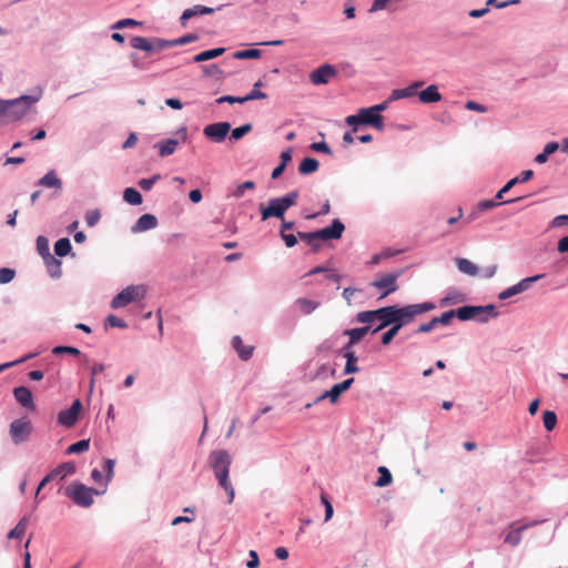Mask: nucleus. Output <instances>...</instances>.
<instances>
[{
    "label": "nucleus",
    "mask_w": 568,
    "mask_h": 568,
    "mask_svg": "<svg viewBox=\"0 0 568 568\" xmlns=\"http://www.w3.org/2000/svg\"><path fill=\"white\" fill-rule=\"evenodd\" d=\"M28 527V518L23 517L20 519V521L17 524V526L8 534L9 539H18L21 538Z\"/></svg>",
    "instance_id": "nucleus-39"
},
{
    "label": "nucleus",
    "mask_w": 568,
    "mask_h": 568,
    "mask_svg": "<svg viewBox=\"0 0 568 568\" xmlns=\"http://www.w3.org/2000/svg\"><path fill=\"white\" fill-rule=\"evenodd\" d=\"M414 95H415V91H413V88H410V85H408L404 89L393 90L389 95V101H396L399 99L412 98Z\"/></svg>",
    "instance_id": "nucleus-42"
},
{
    "label": "nucleus",
    "mask_w": 568,
    "mask_h": 568,
    "mask_svg": "<svg viewBox=\"0 0 568 568\" xmlns=\"http://www.w3.org/2000/svg\"><path fill=\"white\" fill-rule=\"evenodd\" d=\"M141 22L134 20V19H122V20H119L118 22H115L113 26H112V29H123V28H129V27H135V26H140Z\"/></svg>",
    "instance_id": "nucleus-59"
},
{
    "label": "nucleus",
    "mask_w": 568,
    "mask_h": 568,
    "mask_svg": "<svg viewBox=\"0 0 568 568\" xmlns=\"http://www.w3.org/2000/svg\"><path fill=\"white\" fill-rule=\"evenodd\" d=\"M323 272L327 273V277H328V278H333V280H335V281H337V280H338V275H336V274L332 273V271H331V270H328V268H326V267H323V266H316V267L312 268V270L307 273V275H314V274L323 273Z\"/></svg>",
    "instance_id": "nucleus-61"
},
{
    "label": "nucleus",
    "mask_w": 568,
    "mask_h": 568,
    "mask_svg": "<svg viewBox=\"0 0 568 568\" xmlns=\"http://www.w3.org/2000/svg\"><path fill=\"white\" fill-rule=\"evenodd\" d=\"M318 161L314 158H305L298 166V172L303 175L314 173L318 170Z\"/></svg>",
    "instance_id": "nucleus-33"
},
{
    "label": "nucleus",
    "mask_w": 568,
    "mask_h": 568,
    "mask_svg": "<svg viewBox=\"0 0 568 568\" xmlns=\"http://www.w3.org/2000/svg\"><path fill=\"white\" fill-rule=\"evenodd\" d=\"M132 48L136 50L145 51L146 53L161 52L169 49L168 40L161 38H145V37H133L130 41Z\"/></svg>",
    "instance_id": "nucleus-8"
},
{
    "label": "nucleus",
    "mask_w": 568,
    "mask_h": 568,
    "mask_svg": "<svg viewBox=\"0 0 568 568\" xmlns=\"http://www.w3.org/2000/svg\"><path fill=\"white\" fill-rule=\"evenodd\" d=\"M321 499L325 506V521H328L333 516V506L325 495H322Z\"/></svg>",
    "instance_id": "nucleus-62"
},
{
    "label": "nucleus",
    "mask_w": 568,
    "mask_h": 568,
    "mask_svg": "<svg viewBox=\"0 0 568 568\" xmlns=\"http://www.w3.org/2000/svg\"><path fill=\"white\" fill-rule=\"evenodd\" d=\"M65 494L78 506L90 507L93 504V495H98L100 493L83 484L74 483L67 488Z\"/></svg>",
    "instance_id": "nucleus-7"
},
{
    "label": "nucleus",
    "mask_w": 568,
    "mask_h": 568,
    "mask_svg": "<svg viewBox=\"0 0 568 568\" xmlns=\"http://www.w3.org/2000/svg\"><path fill=\"white\" fill-rule=\"evenodd\" d=\"M261 57V51L257 49H247L242 51H236L233 53L234 59L244 60V59H258Z\"/></svg>",
    "instance_id": "nucleus-44"
},
{
    "label": "nucleus",
    "mask_w": 568,
    "mask_h": 568,
    "mask_svg": "<svg viewBox=\"0 0 568 568\" xmlns=\"http://www.w3.org/2000/svg\"><path fill=\"white\" fill-rule=\"evenodd\" d=\"M434 308L435 304L430 302L412 304L404 307L390 306V325L398 326L400 329L404 325L413 322L415 316L429 312Z\"/></svg>",
    "instance_id": "nucleus-4"
},
{
    "label": "nucleus",
    "mask_w": 568,
    "mask_h": 568,
    "mask_svg": "<svg viewBox=\"0 0 568 568\" xmlns=\"http://www.w3.org/2000/svg\"><path fill=\"white\" fill-rule=\"evenodd\" d=\"M81 407L80 399H75L69 409L61 410L58 414V423L64 427H72L79 418Z\"/></svg>",
    "instance_id": "nucleus-16"
},
{
    "label": "nucleus",
    "mask_w": 568,
    "mask_h": 568,
    "mask_svg": "<svg viewBox=\"0 0 568 568\" xmlns=\"http://www.w3.org/2000/svg\"><path fill=\"white\" fill-rule=\"evenodd\" d=\"M345 230L344 224L339 220H334L332 225L315 232H298V237L312 246L314 252L321 248V241L337 240Z\"/></svg>",
    "instance_id": "nucleus-3"
},
{
    "label": "nucleus",
    "mask_w": 568,
    "mask_h": 568,
    "mask_svg": "<svg viewBox=\"0 0 568 568\" xmlns=\"http://www.w3.org/2000/svg\"><path fill=\"white\" fill-rule=\"evenodd\" d=\"M215 11V9L211 8V7H205V6H194L192 8H189V9H185L182 13V16L180 17V22L183 27L186 26V21L195 16H199V14H211Z\"/></svg>",
    "instance_id": "nucleus-24"
},
{
    "label": "nucleus",
    "mask_w": 568,
    "mask_h": 568,
    "mask_svg": "<svg viewBox=\"0 0 568 568\" xmlns=\"http://www.w3.org/2000/svg\"><path fill=\"white\" fill-rule=\"evenodd\" d=\"M197 39H199L197 34L189 33V34H185V36H183L181 38L174 39V40H168V42H169L168 47L169 48H173V47H176V45L187 44V43L196 41Z\"/></svg>",
    "instance_id": "nucleus-43"
},
{
    "label": "nucleus",
    "mask_w": 568,
    "mask_h": 568,
    "mask_svg": "<svg viewBox=\"0 0 568 568\" xmlns=\"http://www.w3.org/2000/svg\"><path fill=\"white\" fill-rule=\"evenodd\" d=\"M156 225H158L156 217L152 214L146 213V214L141 215L138 219L134 226L132 227V231L134 233L144 232V231L152 230V229L156 227Z\"/></svg>",
    "instance_id": "nucleus-23"
},
{
    "label": "nucleus",
    "mask_w": 568,
    "mask_h": 568,
    "mask_svg": "<svg viewBox=\"0 0 568 568\" xmlns=\"http://www.w3.org/2000/svg\"><path fill=\"white\" fill-rule=\"evenodd\" d=\"M44 265L49 275L53 278H59L62 275V263L52 254L43 257Z\"/></svg>",
    "instance_id": "nucleus-26"
},
{
    "label": "nucleus",
    "mask_w": 568,
    "mask_h": 568,
    "mask_svg": "<svg viewBox=\"0 0 568 568\" xmlns=\"http://www.w3.org/2000/svg\"><path fill=\"white\" fill-rule=\"evenodd\" d=\"M523 197H516V199H511V200H507L503 203H498L494 200H484V201H480L478 204H477V209L479 211H487V210H490V209H494L500 204H507V203H514V202H518L520 201Z\"/></svg>",
    "instance_id": "nucleus-40"
},
{
    "label": "nucleus",
    "mask_w": 568,
    "mask_h": 568,
    "mask_svg": "<svg viewBox=\"0 0 568 568\" xmlns=\"http://www.w3.org/2000/svg\"><path fill=\"white\" fill-rule=\"evenodd\" d=\"M311 149L316 152H323L326 154H332L329 146L325 142H315L312 143Z\"/></svg>",
    "instance_id": "nucleus-63"
},
{
    "label": "nucleus",
    "mask_w": 568,
    "mask_h": 568,
    "mask_svg": "<svg viewBox=\"0 0 568 568\" xmlns=\"http://www.w3.org/2000/svg\"><path fill=\"white\" fill-rule=\"evenodd\" d=\"M454 317H456V310H450V311L443 313L438 317H434V320L436 322V325H438V324L448 325V324H450V322Z\"/></svg>",
    "instance_id": "nucleus-52"
},
{
    "label": "nucleus",
    "mask_w": 568,
    "mask_h": 568,
    "mask_svg": "<svg viewBox=\"0 0 568 568\" xmlns=\"http://www.w3.org/2000/svg\"><path fill=\"white\" fill-rule=\"evenodd\" d=\"M71 243L67 237L60 239L54 244V253L55 255L63 257L71 252Z\"/></svg>",
    "instance_id": "nucleus-38"
},
{
    "label": "nucleus",
    "mask_w": 568,
    "mask_h": 568,
    "mask_svg": "<svg viewBox=\"0 0 568 568\" xmlns=\"http://www.w3.org/2000/svg\"><path fill=\"white\" fill-rule=\"evenodd\" d=\"M254 187L255 183L253 181H245L235 187V190L232 192V196L240 199L244 195L246 190H253Z\"/></svg>",
    "instance_id": "nucleus-49"
},
{
    "label": "nucleus",
    "mask_w": 568,
    "mask_h": 568,
    "mask_svg": "<svg viewBox=\"0 0 568 568\" xmlns=\"http://www.w3.org/2000/svg\"><path fill=\"white\" fill-rule=\"evenodd\" d=\"M371 331V327L363 326L357 328H351L344 331V335H347L349 337V344H356L358 343L368 332Z\"/></svg>",
    "instance_id": "nucleus-31"
},
{
    "label": "nucleus",
    "mask_w": 568,
    "mask_h": 568,
    "mask_svg": "<svg viewBox=\"0 0 568 568\" xmlns=\"http://www.w3.org/2000/svg\"><path fill=\"white\" fill-rule=\"evenodd\" d=\"M285 206V209H290L291 206L295 205L298 199V192L292 191L284 196L280 197Z\"/></svg>",
    "instance_id": "nucleus-53"
},
{
    "label": "nucleus",
    "mask_w": 568,
    "mask_h": 568,
    "mask_svg": "<svg viewBox=\"0 0 568 568\" xmlns=\"http://www.w3.org/2000/svg\"><path fill=\"white\" fill-rule=\"evenodd\" d=\"M399 328L398 326L393 325L386 333L382 336V344L388 345L393 338L397 335Z\"/></svg>",
    "instance_id": "nucleus-58"
},
{
    "label": "nucleus",
    "mask_w": 568,
    "mask_h": 568,
    "mask_svg": "<svg viewBox=\"0 0 568 568\" xmlns=\"http://www.w3.org/2000/svg\"><path fill=\"white\" fill-rule=\"evenodd\" d=\"M544 276H545L544 274H538L535 276L526 277V278L521 280L520 282H518L517 284L500 292L498 297H499V300L504 301L514 295L523 293V292L527 291L531 286L532 283L539 281Z\"/></svg>",
    "instance_id": "nucleus-14"
},
{
    "label": "nucleus",
    "mask_w": 568,
    "mask_h": 568,
    "mask_svg": "<svg viewBox=\"0 0 568 568\" xmlns=\"http://www.w3.org/2000/svg\"><path fill=\"white\" fill-rule=\"evenodd\" d=\"M123 199L131 205H140L142 203V195L133 187H126L124 190Z\"/></svg>",
    "instance_id": "nucleus-36"
},
{
    "label": "nucleus",
    "mask_w": 568,
    "mask_h": 568,
    "mask_svg": "<svg viewBox=\"0 0 568 568\" xmlns=\"http://www.w3.org/2000/svg\"><path fill=\"white\" fill-rule=\"evenodd\" d=\"M31 423L24 419H16L10 425V436L14 444L24 442L31 433Z\"/></svg>",
    "instance_id": "nucleus-15"
},
{
    "label": "nucleus",
    "mask_w": 568,
    "mask_h": 568,
    "mask_svg": "<svg viewBox=\"0 0 568 568\" xmlns=\"http://www.w3.org/2000/svg\"><path fill=\"white\" fill-rule=\"evenodd\" d=\"M224 52H225V48H215V49L206 50V51H203V52H200L199 54H196L193 58V61L194 62L209 61V60H212V59H215V58L222 55Z\"/></svg>",
    "instance_id": "nucleus-32"
},
{
    "label": "nucleus",
    "mask_w": 568,
    "mask_h": 568,
    "mask_svg": "<svg viewBox=\"0 0 568 568\" xmlns=\"http://www.w3.org/2000/svg\"><path fill=\"white\" fill-rule=\"evenodd\" d=\"M281 237L285 242L287 247H293L297 243V239L294 234H286L281 232Z\"/></svg>",
    "instance_id": "nucleus-64"
},
{
    "label": "nucleus",
    "mask_w": 568,
    "mask_h": 568,
    "mask_svg": "<svg viewBox=\"0 0 568 568\" xmlns=\"http://www.w3.org/2000/svg\"><path fill=\"white\" fill-rule=\"evenodd\" d=\"M418 99L422 103H435L442 100V94L436 84H430L418 93Z\"/></svg>",
    "instance_id": "nucleus-25"
},
{
    "label": "nucleus",
    "mask_w": 568,
    "mask_h": 568,
    "mask_svg": "<svg viewBox=\"0 0 568 568\" xmlns=\"http://www.w3.org/2000/svg\"><path fill=\"white\" fill-rule=\"evenodd\" d=\"M230 130L231 124L229 122H216L206 125L203 130V133L206 138L211 139L212 141L222 142Z\"/></svg>",
    "instance_id": "nucleus-19"
},
{
    "label": "nucleus",
    "mask_w": 568,
    "mask_h": 568,
    "mask_svg": "<svg viewBox=\"0 0 568 568\" xmlns=\"http://www.w3.org/2000/svg\"><path fill=\"white\" fill-rule=\"evenodd\" d=\"M244 103L247 102L245 97H233V95H223L216 100V103Z\"/></svg>",
    "instance_id": "nucleus-60"
},
{
    "label": "nucleus",
    "mask_w": 568,
    "mask_h": 568,
    "mask_svg": "<svg viewBox=\"0 0 568 568\" xmlns=\"http://www.w3.org/2000/svg\"><path fill=\"white\" fill-rule=\"evenodd\" d=\"M209 462L219 486L223 488L227 495V503L232 504L235 497V490L229 477L232 464L230 454L224 449L213 450L209 456Z\"/></svg>",
    "instance_id": "nucleus-1"
},
{
    "label": "nucleus",
    "mask_w": 568,
    "mask_h": 568,
    "mask_svg": "<svg viewBox=\"0 0 568 568\" xmlns=\"http://www.w3.org/2000/svg\"><path fill=\"white\" fill-rule=\"evenodd\" d=\"M38 183L44 187H52L57 190H61L62 187V182L53 170L49 171L44 176H42Z\"/></svg>",
    "instance_id": "nucleus-28"
},
{
    "label": "nucleus",
    "mask_w": 568,
    "mask_h": 568,
    "mask_svg": "<svg viewBox=\"0 0 568 568\" xmlns=\"http://www.w3.org/2000/svg\"><path fill=\"white\" fill-rule=\"evenodd\" d=\"M345 122L347 125L354 128L357 131V125L366 124L371 125L378 131L384 130V118L381 114H375L371 108H362L356 114L346 116Z\"/></svg>",
    "instance_id": "nucleus-5"
},
{
    "label": "nucleus",
    "mask_w": 568,
    "mask_h": 568,
    "mask_svg": "<svg viewBox=\"0 0 568 568\" xmlns=\"http://www.w3.org/2000/svg\"><path fill=\"white\" fill-rule=\"evenodd\" d=\"M90 447V439H82L72 445H70L67 449L68 454H79L87 452Z\"/></svg>",
    "instance_id": "nucleus-47"
},
{
    "label": "nucleus",
    "mask_w": 568,
    "mask_h": 568,
    "mask_svg": "<svg viewBox=\"0 0 568 568\" xmlns=\"http://www.w3.org/2000/svg\"><path fill=\"white\" fill-rule=\"evenodd\" d=\"M105 326L126 328L128 324L122 318L111 314L105 318Z\"/></svg>",
    "instance_id": "nucleus-51"
},
{
    "label": "nucleus",
    "mask_w": 568,
    "mask_h": 568,
    "mask_svg": "<svg viewBox=\"0 0 568 568\" xmlns=\"http://www.w3.org/2000/svg\"><path fill=\"white\" fill-rule=\"evenodd\" d=\"M320 304H321L320 302L312 301L308 298H297L295 301L296 307L304 315H308V314L313 313L320 306Z\"/></svg>",
    "instance_id": "nucleus-29"
},
{
    "label": "nucleus",
    "mask_w": 568,
    "mask_h": 568,
    "mask_svg": "<svg viewBox=\"0 0 568 568\" xmlns=\"http://www.w3.org/2000/svg\"><path fill=\"white\" fill-rule=\"evenodd\" d=\"M344 357L346 358V364L344 368L345 374H354L359 371L357 366V357L354 352L344 353Z\"/></svg>",
    "instance_id": "nucleus-37"
},
{
    "label": "nucleus",
    "mask_w": 568,
    "mask_h": 568,
    "mask_svg": "<svg viewBox=\"0 0 568 568\" xmlns=\"http://www.w3.org/2000/svg\"><path fill=\"white\" fill-rule=\"evenodd\" d=\"M544 276H545L544 274H538L535 276L526 277V278L521 280L520 282H518L517 284L500 292L498 297H499V300L504 301L514 295L523 293V292L527 291L531 286L532 283L539 281Z\"/></svg>",
    "instance_id": "nucleus-13"
},
{
    "label": "nucleus",
    "mask_w": 568,
    "mask_h": 568,
    "mask_svg": "<svg viewBox=\"0 0 568 568\" xmlns=\"http://www.w3.org/2000/svg\"><path fill=\"white\" fill-rule=\"evenodd\" d=\"M285 206L280 197L271 199L267 206L260 205L262 220L265 221L272 216L283 219Z\"/></svg>",
    "instance_id": "nucleus-17"
},
{
    "label": "nucleus",
    "mask_w": 568,
    "mask_h": 568,
    "mask_svg": "<svg viewBox=\"0 0 568 568\" xmlns=\"http://www.w3.org/2000/svg\"><path fill=\"white\" fill-rule=\"evenodd\" d=\"M161 179L160 174H154L150 179H141L138 184L144 191H150L152 186Z\"/></svg>",
    "instance_id": "nucleus-54"
},
{
    "label": "nucleus",
    "mask_w": 568,
    "mask_h": 568,
    "mask_svg": "<svg viewBox=\"0 0 568 568\" xmlns=\"http://www.w3.org/2000/svg\"><path fill=\"white\" fill-rule=\"evenodd\" d=\"M100 217L101 214L98 210L89 211L85 214V223L88 224V226L92 227L99 222Z\"/></svg>",
    "instance_id": "nucleus-57"
},
{
    "label": "nucleus",
    "mask_w": 568,
    "mask_h": 568,
    "mask_svg": "<svg viewBox=\"0 0 568 568\" xmlns=\"http://www.w3.org/2000/svg\"><path fill=\"white\" fill-rule=\"evenodd\" d=\"M52 353L55 355L60 354H71V355H80V351L77 347L73 346H55L52 349Z\"/></svg>",
    "instance_id": "nucleus-56"
},
{
    "label": "nucleus",
    "mask_w": 568,
    "mask_h": 568,
    "mask_svg": "<svg viewBox=\"0 0 568 568\" xmlns=\"http://www.w3.org/2000/svg\"><path fill=\"white\" fill-rule=\"evenodd\" d=\"M377 471L379 473V478L377 479L375 485L377 487L388 486L393 480L390 471L385 466L378 467Z\"/></svg>",
    "instance_id": "nucleus-41"
},
{
    "label": "nucleus",
    "mask_w": 568,
    "mask_h": 568,
    "mask_svg": "<svg viewBox=\"0 0 568 568\" xmlns=\"http://www.w3.org/2000/svg\"><path fill=\"white\" fill-rule=\"evenodd\" d=\"M179 141L175 139H168L165 141L159 142L156 146L159 148L161 156H168L175 152Z\"/></svg>",
    "instance_id": "nucleus-34"
},
{
    "label": "nucleus",
    "mask_w": 568,
    "mask_h": 568,
    "mask_svg": "<svg viewBox=\"0 0 568 568\" xmlns=\"http://www.w3.org/2000/svg\"><path fill=\"white\" fill-rule=\"evenodd\" d=\"M544 276H545L544 274H538L535 276L526 277V278L521 280L520 282H518L517 284L500 292L498 297H499V300L504 301L514 295L523 293V292L527 291L531 286L532 283L539 281Z\"/></svg>",
    "instance_id": "nucleus-12"
},
{
    "label": "nucleus",
    "mask_w": 568,
    "mask_h": 568,
    "mask_svg": "<svg viewBox=\"0 0 568 568\" xmlns=\"http://www.w3.org/2000/svg\"><path fill=\"white\" fill-rule=\"evenodd\" d=\"M253 126L251 123H246V124H243L239 128H235L233 131H232V134H231V139L232 140H240L242 139L245 134L250 133L252 131Z\"/></svg>",
    "instance_id": "nucleus-50"
},
{
    "label": "nucleus",
    "mask_w": 568,
    "mask_h": 568,
    "mask_svg": "<svg viewBox=\"0 0 568 568\" xmlns=\"http://www.w3.org/2000/svg\"><path fill=\"white\" fill-rule=\"evenodd\" d=\"M476 314H488L491 317H496L498 315L494 305L463 306L456 310V317L460 321L474 320Z\"/></svg>",
    "instance_id": "nucleus-10"
},
{
    "label": "nucleus",
    "mask_w": 568,
    "mask_h": 568,
    "mask_svg": "<svg viewBox=\"0 0 568 568\" xmlns=\"http://www.w3.org/2000/svg\"><path fill=\"white\" fill-rule=\"evenodd\" d=\"M39 98V95H22L13 100H0V115H3L8 121H18L29 112L31 105Z\"/></svg>",
    "instance_id": "nucleus-2"
},
{
    "label": "nucleus",
    "mask_w": 568,
    "mask_h": 568,
    "mask_svg": "<svg viewBox=\"0 0 568 568\" xmlns=\"http://www.w3.org/2000/svg\"><path fill=\"white\" fill-rule=\"evenodd\" d=\"M263 85L262 81L258 80L254 83L253 90L245 95L247 101L266 99L267 94L262 92L260 88Z\"/></svg>",
    "instance_id": "nucleus-45"
},
{
    "label": "nucleus",
    "mask_w": 568,
    "mask_h": 568,
    "mask_svg": "<svg viewBox=\"0 0 568 568\" xmlns=\"http://www.w3.org/2000/svg\"><path fill=\"white\" fill-rule=\"evenodd\" d=\"M539 520H534L528 524H519V523H513L509 526V532L505 537V542L511 546L519 545L521 540V532L528 529L529 527L536 526L540 524Z\"/></svg>",
    "instance_id": "nucleus-20"
},
{
    "label": "nucleus",
    "mask_w": 568,
    "mask_h": 568,
    "mask_svg": "<svg viewBox=\"0 0 568 568\" xmlns=\"http://www.w3.org/2000/svg\"><path fill=\"white\" fill-rule=\"evenodd\" d=\"M14 398L19 404L28 409H34L32 393L24 386L16 387L13 389Z\"/></svg>",
    "instance_id": "nucleus-22"
},
{
    "label": "nucleus",
    "mask_w": 568,
    "mask_h": 568,
    "mask_svg": "<svg viewBox=\"0 0 568 568\" xmlns=\"http://www.w3.org/2000/svg\"><path fill=\"white\" fill-rule=\"evenodd\" d=\"M14 275H16L14 270L9 268V267H2L0 270V283L1 284L10 283L14 278Z\"/></svg>",
    "instance_id": "nucleus-55"
},
{
    "label": "nucleus",
    "mask_w": 568,
    "mask_h": 568,
    "mask_svg": "<svg viewBox=\"0 0 568 568\" xmlns=\"http://www.w3.org/2000/svg\"><path fill=\"white\" fill-rule=\"evenodd\" d=\"M375 321H378L379 324L372 331L373 334L390 325V306L381 307L374 311H363L356 315V322L362 324H369Z\"/></svg>",
    "instance_id": "nucleus-6"
},
{
    "label": "nucleus",
    "mask_w": 568,
    "mask_h": 568,
    "mask_svg": "<svg viewBox=\"0 0 568 568\" xmlns=\"http://www.w3.org/2000/svg\"><path fill=\"white\" fill-rule=\"evenodd\" d=\"M336 69L333 65L323 64L315 69L313 72H311L310 80L315 85L326 84L329 82L331 79L336 77Z\"/></svg>",
    "instance_id": "nucleus-18"
},
{
    "label": "nucleus",
    "mask_w": 568,
    "mask_h": 568,
    "mask_svg": "<svg viewBox=\"0 0 568 568\" xmlns=\"http://www.w3.org/2000/svg\"><path fill=\"white\" fill-rule=\"evenodd\" d=\"M399 276V273H387L378 276L372 285L375 288H378L382 291L381 298L386 297L390 293L397 291V278Z\"/></svg>",
    "instance_id": "nucleus-11"
},
{
    "label": "nucleus",
    "mask_w": 568,
    "mask_h": 568,
    "mask_svg": "<svg viewBox=\"0 0 568 568\" xmlns=\"http://www.w3.org/2000/svg\"><path fill=\"white\" fill-rule=\"evenodd\" d=\"M37 251L43 258L44 256L51 255L50 247H49V241L44 236H39L37 239Z\"/></svg>",
    "instance_id": "nucleus-48"
},
{
    "label": "nucleus",
    "mask_w": 568,
    "mask_h": 568,
    "mask_svg": "<svg viewBox=\"0 0 568 568\" xmlns=\"http://www.w3.org/2000/svg\"><path fill=\"white\" fill-rule=\"evenodd\" d=\"M145 288L143 286H128L111 301V307L116 310L129 305L131 302L143 298Z\"/></svg>",
    "instance_id": "nucleus-9"
},
{
    "label": "nucleus",
    "mask_w": 568,
    "mask_h": 568,
    "mask_svg": "<svg viewBox=\"0 0 568 568\" xmlns=\"http://www.w3.org/2000/svg\"><path fill=\"white\" fill-rule=\"evenodd\" d=\"M232 345L234 349L237 352L239 356L243 361H247L252 357L254 347L245 346L240 336H234L232 339Z\"/></svg>",
    "instance_id": "nucleus-27"
},
{
    "label": "nucleus",
    "mask_w": 568,
    "mask_h": 568,
    "mask_svg": "<svg viewBox=\"0 0 568 568\" xmlns=\"http://www.w3.org/2000/svg\"><path fill=\"white\" fill-rule=\"evenodd\" d=\"M75 471V466L73 463H63L60 466H58L55 469H53L50 474L53 479L60 478L61 480L64 479L67 475H72Z\"/></svg>",
    "instance_id": "nucleus-30"
},
{
    "label": "nucleus",
    "mask_w": 568,
    "mask_h": 568,
    "mask_svg": "<svg viewBox=\"0 0 568 568\" xmlns=\"http://www.w3.org/2000/svg\"><path fill=\"white\" fill-rule=\"evenodd\" d=\"M544 426L548 432H551L557 425V416L552 410H545L542 414Z\"/></svg>",
    "instance_id": "nucleus-46"
},
{
    "label": "nucleus",
    "mask_w": 568,
    "mask_h": 568,
    "mask_svg": "<svg viewBox=\"0 0 568 568\" xmlns=\"http://www.w3.org/2000/svg\"><path fill=\"white\" fill-rule=\"evenodd\" d=\"M456 264L462 273H465L470 276H475L478 274V267L467 258H457Z\"/></svg>",
    "instance_id": "nucleus-35"
},
{
    "label": "nucleus",
    "mask_w": 568,
    "mask_h": 568,
    "mask_svg": "<svg viewBox=\"0 0 568 568\" xmlns=\"http://www.w3.org/2000/svg\"><path fill=\"white\" fill-rule=\"evenodd\" d=\"M354 383V378H348L343 381L342 383L335 384L329 390L324 392L321 396H318L315 399V404L320 403L321 400L328 398L331 403H336L339 398V396L346 392L352 384Z\"/></svg>",
    "instance_id": "nucleus-21"
}]
</instances>
